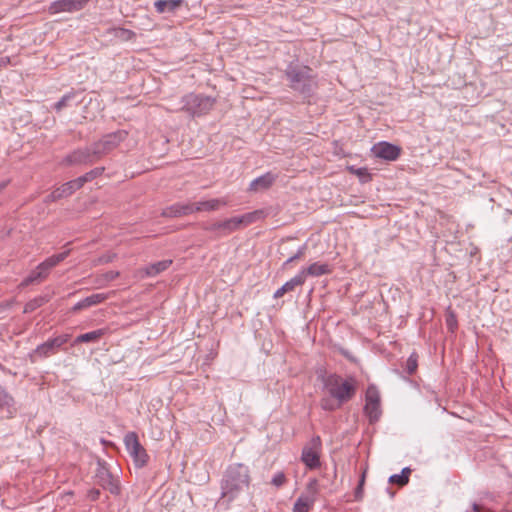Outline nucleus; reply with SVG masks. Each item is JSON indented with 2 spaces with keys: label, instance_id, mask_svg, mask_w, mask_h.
<instances>
[{
  "label": "nucleus",
  "instance_id": "nucleus-1",
  "mask_svg": "<svg viewBox=\"0 0 512 512\" xmlns=\"http://www.w3.org/2000/svg\"><path fill=\"white\" fill-rule=\"evenodd\" d=\"M249 484V468L240 463L231 464L221 479V498L230 503L238 498L249 487Z\"/></svg>",
  "mask_w": 512,
  "mask_h": 512
},
{
  "label": "nucleus",
  "instance_id": "nucleus-2",
  "mask_svg": "<svg viewBox=\"0 0 512 512\" xmlns=\"http://www.w3.org/2000/svg\"><path fill=\"white\" fill-rule=\"evenodd\" d=\"M284 73L290 88L298 93L313 92L318 86L313 70L308 66L300 65L298 62H290Z\"/></svg>",
  "mask_w": 512,
  "mask_h": 512
},
{
  "label": "nucleus",
  "instance_id": "nucleus-3",
  "mask_svg": "<svg viewBox=\"0 0 512 512\" xmlns=\"http://www.w3.org/2000/svg\"><path fill=\"white\" fill-rule=\"evenodd\" d=\"M323 386L328 394L341 405L351 400L357 390L356 380L353 377L343 379L335 373L323 377Z\"/></svg>",
  "mask_w": 512,
  "mask_h": 512
},
{
  "label": "nucleus",
  "instance_id": "nucleus-4",
  "mask_svg": "<svg viewBox=\"0 0 512 512\" xmlns=\"http://www.w3.org/2000/svg\"><path fill=\"white\" fill-rule=\"evenodd\" d=\"M69 253L70 250H66L45 259L34 270H32L27 277L22 280L20 287H27L29 285L39 284L44 281L48 277L50 270L65 260Z\"/></svg>",
  "mask_w": 512,
  "mask_h": 512
},
{
  "label": "nucleus",
  "instance_id": "nucleus-5",
  "mask_svg": "<svg viewBox=\"0 0 512 512\" xmlns=\"http://www.w3.org/2000/svg\"><path fill=\"white\" fill-rule=\"evenodd\" d=\"M178 104H173L167 109L172 112L183 111L189 116L195 117L207 113L213 106L215 98H173Z\"/></svg>",
  "mask_w": 512,
  "mask_h": 512
},
{
  "label": "nucleus",
  "instance_id": "nucleus-6",
  "mask_svg": "<svg viewBox=\"0 0 512 512\" xmlns=\"http://www.w3.org/2000/svg\"><path fill=\"white\" fill-rule=\"evenodd\" d=\"M127 136L128 132L126 130H117L104 135L99 141L93 143L94 154L98 157V160L116 149Z\"/></svg>",
  "mask_w": 512,
  "mask_h": 512
},
{
  "label": "nucleus",
  "instance_id": "nucleus-7",
  "mask_svg": "<svg viewBox=\"0 0 512 512\" xmlns=\"http://www.w3.org/2000/svg\"><path fill=\"white\" fill-rule=\"evenodd\" d=\"M124 444L136 467L142 468L148 463L149 456L135 432H128L125 435Z\"/></svg>",
  "mask_w": 512,
  "mask_h": 512
},
{
  "label": "nucleus",
  "instance_id": "nucleus-8",
  "mask_svg": "<svg viewBox=\"0 0 512 512\" xmlns=\"http://www.w3.org/2000/svg\"><path fill=\"white\" fill-rule=\"evenodd\" d=\"M95 479L103 489L108 490L113 495L120 494V486L117 479H115L108 468V464L101 459L97 461V468L95 471Z\"/></svg>",
  "mask_w": 512,
  "mask_h": 512
},
{
  "label": "nucleus",
  "instance_id": "nucleus-9",
  "mask_svg": "<svg viewBox=\"0 0 512 512\" xmlns=\"http://www.w3.org/2000/svg\"><path fill=\"white\" fill-rule=\"evenodd\" d=\"M321 447L322 442L319 436H314L310 442L303 447L301 461L308 469L313 470L320 467Z\"/></svg>",
  "mask_w": 512,
  "mask_h": 512
},
{
  "label": "nucleus",
  "instance_id": "nucleus-10",
  "mask_svg": "<svg viewBox=\"0 0 512 512\" xmlns=\"http://www.w3.org/2000/svg\"><path fill=\"white\" fill-rule=\"evenodd\" d=\"M364 413L369 418L370 423L377 422L382 414L380 404V394L378 389L370 385L366 391Z\"/></svg>",
  "mask_w": 512,
  "mask_h": 512
},
{
  "label": "nucleus",
  "instance_id": "nucleus-11",
  "mask_svg": "<svg viewBox=\"0 0 512 512\" xmlns=\"http://www.w3.org/2000/svg\"><path fill=\"white\" fill-rule=\"evenodd\" d=\"M98 161V157L94 154V148L91 145L90 147H85L81 149H76L62 160V164L67 166L72 165H87L93 164Z\"/></svg>",
  "mask_w": 512,
  "mask_h": 512
},
{
  "label": "nucleus",
  "instance_id": "nucleus-12",
  "mask_svg": "<svg viewBox=\"0 0 512 512\" xmlns=\"http://www.w3.org/2000/svg\"><path fill=\"white\" fill-rule=\"evenodd\" d=\"M90 0H56L50 3L48 12L51 15L68 12L73 13L82 10Z\"/></svg>",
  "mask_w": 512,
  "mask_h": 512
},
{
  "label": "nucleus",
  "instance_id": "nucleus-13",
  "mask_svg": "<svg viewBox=\"0 0 512 512\" xmlns=\"http://www.w3.org/2000/svg\"><path fill=\"white\" fill-rule=\"evenodd\" d=\"M373 155L386 161H395L400 155V148L397 145L383 141L375 144L371 149Z\"/></svg>",
  "mask_w": 512,
  "mask_h": 512
},
{
  "label": "nucleus",
  "instance_id": "nucleus-14",
  "mask_svg": "<svg viewBox=\"0 0 512 512\" xmlns=\"http://www.w3.org/2000/svg\"><path fill=\"white\" fill-rule=\"evenodd\" d=\"M60 349L55 344L52 338L39 344L32 352L29 353L28 357L31 363H35L38 359L48 358L58 353Z\"/></svg>",
  "mask_w": 512,
  "mask_h": 512
},
{
  "label": "nucleus",
  "instance_id": "nucleus-15",
  "mask_svg": "<svg viewBox=\"0 0 512 512\" xmlns=\"http://www.w3.org/2000/svg\"><path fill=\"white\" fill-rule=\"evenodd\" d=\"M193 203H175L163 209L161 215L168 218H178L193 214Z\"/></svg>",
  "mask_w": 512,
  "mask_h": 512
},
{
  "label": "nucleus",
  "instance_id": "nucleus-16",
  "mask_svg": "<svg viewBox=\"0 0 512 512\" xmlns=\"http://www.w3.org/2000/svg\"><path fill=\"white\" fill-rule=\"evenodd\" d=\"M107 298H108V294H105V293H95V294H92V295H90V296L80 300L79 302H77L72 307V311L73 312H78L80 310H83V309H86V308L98 305V304L104 302Z\"/></svg>",
  "mask_w": 512,
  "mask_h": 512
},
{
  "label": "nucleus",
  "instance_id": "nucleus-17",
  "mask_svg": "<svg viewBox=\"0 0 512 512\" xmlns=\"http://www.w3.org/2000/svg\"><path fill=\"white\" fill-rule=\"evenodd\" d=\"M227 203V200L224 198H215L205 201H199L197 203H193V213L202 211H215L222 206H226Z\"/></svg>",
  "mask_w": 512,
  "mask_h": 512
},
{
  "label": "nucleus",
  "instance_id": "nucleus-18",
  "mask_svg": "<svg viewBox=\"0 0 512 512\" xmlns=\"http://www.w3.org/2000/svg\"><path fill=\"white\" fill-rule=\"evenodd\" d=\"M275 179L276 176L274 174L267 172L250 183L249 191L258 192L260 190H266L274 183Z\"/></svg>",
  "mask_w": 512,
  "mask_h": 512
},
{
  "label": "nucleus",
  "instance_id": "nucleus-19",
  "mask_svg": "<svg viewBox=\"0 0 512 512\" xmlns=\"http://www.w3.org/2000/svg\"><path fill=\"white\" fill-rule=\"evenodd\" d=\"M172 264V260L165 259L155 263H151L144 268V273L148 277H154L165 270H167Z\"/></svg>",
  "mask_w": 512,
  "mask_h": 512
},
{
  "label": "nucleus",
  "instance_id": "nucleus-20",
  "mask_svg": "<svg viewBox=\"0 0 512 512\" xmlns=\"http://www.w3.org/2000/svg\"><path fill=\"white\" fill-rule=\"evenodd\" d=\"M300 272H304V277L306 278V275L318 277L325 274H329L331 272L330 266L326 263H318L315 262L308 266L305 269H302Z\"/></svg>",
  "mask_w": 512,
  "mask_h": 512
},
{
  "label": "nucleus",
  "instance_id": "nucleus-21",
  "mask_svg": "<svg viewBox=\"0 0 512 512\" xmlns=\"http://www.w3.org/2000/svg\"><path fill=\"white\" fill-rule=\"evenodd\" d=\"M183 3V0H157L154 3L156 11L160 14L165 12H174Z\"/></svg>",
  "mask_w": 512,
  "mask_h": 512
},
{
  "label": "nucleus",
  "instance_id": "nucleus-22",
  "mask_svg": "<svg viewBox=\"0 0 512 512\" xmlns=\"http://www.w3.org/2000/svg\"><path fill=\"white\" fill-rule=\"evenodd\" d=\"M237 217L239 220L240 227H246L252 223H255L263 219L265 217V213L263 210H255L253 212H248Z\"/></svg>",
  "mask_w": 512,
  "mask_h": 512
},
{
  "label": "nucleus",
  "instance_id": "nucleus-23",
  "mask_svg": "<svg viewBox=\"0 0 512 512\" xmlns=\"http://www.w3.org/2000/svg\"><path fill=\"white\" fill-rule=\"evenodd\" d=\"M104 334H105V331L103 329H97L94 331H90V332H87V333L77 336L74 341V344L96 342Z\"/></svg>",
  "mask_w": 512,
  "mask_h": 512
},
{
  "label": "nucleus",
  "instance_id": "nucleus-24",
  "mask_svg": "<svg viewBox=\"0 0 512 512\" xmlns=\"http://www.w3.org/2000/svg\"><path fill=\"white\" fill-rule=\"evenodd\" d=\"M50 296L48 294L46 295H40L38 297H35L34 299L28 301L24 306V313H31L35 311L37 308L43 306L45 303L50 301Z\"/></svg>",
  "mask_w": 512,
  "mask_h": 512
},
{
  "label": "nucleus",
  "instance_id": "nucleus-25",
  "mask_svg": "<svg viewBox=\"0 0 512 512\" xmlns=\"http://www.w3.org/2000/svg\"><path fill=\"white\" fill-rule=\"evenodd\" d=\"M14 404V398L0 385V409L7 408L8 412L12 413V410H15Z\"/></svg>",
  "mask_w": 512,
  "mask_h": 512
},
{
  "label": "nucleus",
  "instance_id": "nucleus-26",
  "mask_svg": "<svg viewBox=\"0 0 512 512\" xmlns=\"http://www.w3.org/2000/svg\"><path fill=\"white\" fill-rule=\"evenodd\" d=\"M240 228L237 216L222 221V235H228Z\"/></svg>",
  "mask_w": 512,
  "mask_h": 512
},
{
  "label": "nucleus",
  "instance_id": "nucleus-27",
  "mask_svg": "<svg viewBox=\"0 0 512 512\" xmlns=\"http://www.w3.org/2000/svg\"><path fill=\"white\" fill-rule=\"evenodd\" d=\"M305 283L304 272H299L289 281H287L284 285L287 292L293 291L296 287L302 286Z\"/></svg>",
  "mask_w": 512,
  "mask_h": 512
},
{
  "label": "nucleus",
  "instance_id": "nucleus-28",
  "mask_svg": "<svg viewBox=\"0 0 512 512\" xmlns=\"http://www.w3.org/2000/svg\"><path fill=\"white\" fill-rule=\"evenodd\" d=\"M320 407L325 411H334L339 409L341 404L329 395V397L321 398Z\"/></svg>",
  "mask_w": 512,
  "mask_h": 512
},
{
  "label": "nucleus",
  "instance_id": "nucleus-29",
  "mask_svg": "<svg viewBox=\"0 0 512 512\" xmlns=\"http://www.w3.org/2000/svg\"><path fill=\"white\" fill-rule=\"evenodd\" d=\"M418 367V354L416 352L411 353V355L406 360L404 369L408 375H413Z\"/></svg>",
  "mask_w": 512,
  "mask_h": 512
},
{
  "label": "nucleus",
  "instance_id": "nucleus-30",
  "mask_svg": "<svg viewBox=\"0 0 512 512\" xmlns=\"http://www.w3.org/2000/svg\"><path fill=\"white\" fill-rule=\"evenodd\" d=\"M348 170L352 174L358 176L362 182H367V181L371 180V174L368 171V169L365 167L356 168L354 166H349Z\"/></svg>",
  "mask_w": 512,
  "mask_h": 512
},
{
  "label": "nucleus",
  "instance_id": "nucleus-31",
  "mask_svg": "<svg viewBox=\"0 0 512 512\" xmlns=\"http://www.w3.org/2000/svg\"><path fill=\"white\" fill-rule=\"evenodd\" d=\"M311 502L308 498L299 497L294 503L293 512H309Z\"/></svg>",
  "mask_w": 512,
  "mask_h": 512
},
{
  "label": "nucleus",
  "instance_id": "nucleus-32",
  "mask_svg": "<svg viewBox=\"0 0 512 512\" xmlns=\"http://www.w3.org/2000/svg\"><path fill=\"white\" fill-rule=\"evenodd\" d=\"M113 30L115 31L116 37H119L125 41L132 40L136 36L135 32L126 28H114Z\"/></svg>",
  "mask_w": 512,
  "mask_h": 512
},
{
  "label": "nucleus",
  "instance_id": "nucleus-33",
  "mask_svg": "<svg viewBox=\"0 0 512 512\" xmlns=\"http://www.w3.org/2000/svg\"><path fill=\"white\" fill-rule=\"evenodd\" d=\"M306 250H307V245L306 244H304L301 247H299L297 252L293 256L289 257L283 263V268H285L288 264L294 262L295 260L301 259L305 255Z\"/></svg>",
  "mask_w": 512,
  "mask_h": 512
},
{
  "label": "nucleus",
  "instance_id": "nucleus-34",
  "mask_svg": "<svg viewBox=\"0 0 512 512\" xmlns=\"http://www.w3.org/2000/svg\"><path fill=\"white\" fill-rule=\"evenodd\" d=\"M58 189L62 195V198L68 197L76 191L71 181L64 183Z\"/></svg>",
  "mask_w": 512,
  "mask_h": 512
},
{
  "label": "nucleus",
  "instance_id": "nucleus-35",
  "mask_svg": "<svg viewBox=\"0 0 512 512\" xmlns=\"http://www.w3.org/2000/svg\"><path fill=\"white\" fill-rule=\"evenodd\" d=\"M388 482L390 484L398 485L399 487H403L407 485L409 482L405 479L404 475L401 474H393L389 477Z\"/></svg>",
  "mask_w": 512,
  "mask_h": 512
},
{
  "label": "nucleus",
  "instance_id": "nucleus-36",
  "mask_svg": "<svg viewBox=\"0 0 512 512\" xmlns=\"http://www.w3.org/2000/svg\"><path fill=\"white\" fill-rule=\"evenodd\" d=\"M103 172H104V167H96V168L90 170L89 172L85 173L83 176H84L86 182H90V181L94 180L95 178H97L98 176L102 175Z\"/></svg>",
  "mask_w": 512,
  "mask_h": 512
},
{
  "label": "nucleus",
  "instance_id": "nucleus-37",
  "mask_svg": "<svg viewBox=\"0 0 512 512\" xmlns=\"http://www.w3.org/2000/svg\"><path fill=\"white\" fill-rule=\"evenodd\" d=\"M285 482H286V476L283 472H277L271 480V484L277 488L283 486Z\"/></svg>",
  "mask_w": 512,
  "mask_h": 512
},
{
  "label": "nucleus",
  "instance_id": "nucleus-38",
  "mask_svg": "<svg viewBox=\"0 0 512 512\" xmlns=\"http://www.w3.org/2000/svg\"><path fill=\"white\" fill-rule=\"evenodd\" d=\"M446 325L451 332L457 329V319L454 313H449L446 317Z\"/></svg>",
  "mask_w": 512,
  "mask_h": 512
},
{
  "label": "nucleus",
  "instance_id": "nucleus-39",
  "mask_svg": "<svg viewBox=\"0 0 512 512\" xmlns=\"http://www.w3.org/2000/svg\"><path fill=\"white\" fill-rule=\"evenodd\" d=\"M71 335L70 334H61L56 337H53L55 344L58 346L59 349L63 347L64 344H66L70 340Z\"/></svg>",
  "mask_w": 512,
  "mask_h": 512
},
{
  "label": "nucleus",
  "instance_id": "nucleus-40",
  "mask_svg": "<svg viewBox=\"0 0 512 512\" xmlns=\"http://www.w3.org/2000/svg\"><path fill=\"white\" fill-rule=\"evenodd\" d=\"M115 258H116V254L108 252V253H105L102 256H100L97 259V263L98 264L111 263Z\"/></svg>",
  "mask_w": 512,
  "mask_h": 512
},
{
  "label": "nucleus",
  "instance_id": "nucleus-41",
  "mask_svg": "<svg viewBox=\"0 0 512 512\" xmlns=\"http://www.w3.org/2000/svg\"><path fill=\"white\" fill-rule=\"evenodd\" d=\"M209 232H219L222 235V221L214 222L205 228Z\"/></svg>",
  "mask_w": 512,
  "mask_h": 512
},
{
  "label": "nucleus",
  "instance_id": "nucleus-42",
  "mask_svg": "<svg viewBox=\"0 0 512 512\" xmlns=\"http://www.w3.org/2000/svg\"><path fill=\"white\" fill-rule=\"evenodd\" d=\"M59 199H62V195L59 191V189H55L53 192H51L47 198H46V201L47 202H54V201H57Z\"/></svg>",
  "mask_w": 512,
  "mask_h": 512
},
{
  "label": "nucleus",
  "instance_id": "nucleus-43",
  "mask_svg": "<svg viewBox=\"0 0 512 512\" xmlns=\"http://www.w3.org/2000/svg\"><path fill=\"white\" fill-rule=\"evenodd\" d=\"M71 182L76 191L82 188L85 183H87L83 175L74 180H71Z\"/></svg>",
  "mask_w": 512,
  "mask_h": 512
},
{
  "label": "nucleus",
  "instance_id": "nucleus-44",
  "mask_svg": "<svg viewBox=\"0 0 512 512\" xmlns=\"http://www.w3.org/2000/svg\"><path fill=\"white\" fill-rule=\"evenodd\" d=\"M101 491L99 489L93 488L88 491V498L91 501H97L100 498Z\"/></svg>",
  "mask_w": 512,
  "mask_h": 512
},
{
  "label": "nucleus",
  "instance_id": "nucleus-45",
  "mask_svg": "<svg viewBox=\"0 0 512 512\" xmlns=\"http://www.w3.org/2000/svg\"><path fill=\"white\" fill-rule=\"evenodd\" d=\"M118 276H119V272L118 271H108L105 274H103V278L107 282L116 279Z\"/></svg>",
  "mask_w": 512,
  "mask_h": 512
},
{
  "label": "nucleus",
  "instance_id": "nucleus-46",
  "mask_svg": "<svg viewBox=\"0 0 512 512\" xmlns=\"http://www.w3.org/2000/svg\"><path fill=\"white\" fill-rule=\"evenodd\" d=\"M287 292V290L285 289L284 285H282L279 289H277L274 293V298H281L282 296H284Z\"/></svg>",
  "mask_w": 512,
  "mask_h": 512
},
{
  "label": "nucleus",
  "instance_id": "nucleus-47",
  "mask_svg": "<svg viewBox=\"0 0 512 512\" xmlns=\"http://www.w3.org/2000/svg\"><path fill=\"white\" fill-rule=\"evenodd\" d=\"M362 494H363V485L358 484V486L355 489V498L357 500L361 499L362 498Z\"/></svg>",
  "mask_w": 512,
  "mask_h": 512
},
{
  "label": "nucleus",
  "instance_id": "nucleus-48",
  "mask_svg": "<svg viewBox=\"0 0 512 512\" xmlns=\"http://www.w3.org/2000/svg\"><path fill=\"white\" fill-rule=\"evenodd\" d=\"M67 99H68V98H61V100H60V101H58V102L55 104V106H54V107H55V109H56L57 111H60V110H61V109L66 105V100H67Z\"/></svg>",
  "mask_w": 512,
  "mask_h": 512
},
{
  "label": "nucleus",
  "instance_id": "nucleus-49",
  "mask_svg": "<svg viewBox=\"0 0 512 512\" xmlns=\"http://www.w3.org/2000/svg\"><path fill=\"white\" fill-rule=\"evenodd\" d=\"M411 472H412V470L409 467H405L402 469L400 474L404 475L405 479L409 482V477H410Z\"/></svg>",
  "mask_w": 512,
  "mask_h": 512
},
{
  "label": "nucleus",
  "instance_id": "nucleus-50",
  "mask_svg": "<svg viewBox=\"0 0 512 512\" xmlns=\"http://www.w3.org/2000/svg\"><path fill=\"white\" fill-rule=\"evenodd\" d=\"M480 509H481L480 505H478L476 503L473 504V511L474 512H480Z\"/></svg>",
  "mask_w": 512,
  "mask_h": 512
},
{
  "label": "nucleus",
  "instance_id": "nucleus-51",
  "mask_svg": "<svg viewBox=\"0 0 512 512\" xmlns=\"http://www.w3.org/2000/svg\"><path fill=\"white\" fill-rule=\"evenodd\" d=\"M364 482H365V472L362 473L358 484L364 485Z\"/></svg>",
  "mask_w": 512,
  "mask_h": 512
},
{
  "label": "nucleus",
  "instance_id": "nucleus-52",
  "mask_svg": "<svg viewBox=\"0 0 512 512\" xmlns=\"http://www.w3.org/2000/svg\"><path fill=\"white\" fill-rule=\"evenodd\" d=\"M6 182L0 183V192L6 187Z\"/></svg>",
  "mask_w": 512,
  "mask_h": 512
},
{
  "label": "nucleus",
  "instance_id": "nucleus-53",
  "mask_svg": "<svg viewBox=\"0 0 512 512\" xmlns=\"http://www.w3.org/2000/svg\"><path fill=\"white\" fill-rule=\"evenodd\" d=\"M343 355H344L345 357H347L348 359H352V358L350 357V355H349V353H348V352H343Z\"/></svg>",
  "mask_w": 512,
  "mask_h": 512
}]
</instances>
